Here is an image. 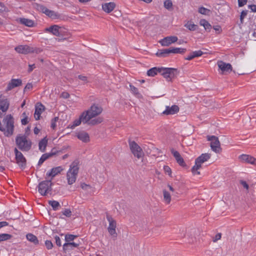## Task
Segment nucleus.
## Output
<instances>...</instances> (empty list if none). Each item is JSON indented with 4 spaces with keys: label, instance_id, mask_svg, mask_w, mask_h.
Here are the masks:
<instances>
[{
    "label": "nucleus",
    "instance_id": "nucleus-1",
    "mask_svg": "<svg viewBox=\"0 0 256 256\" xmlns=\"http://www.w3.org/2000/svg\"><path fill=\"white\" fill-rule=\"evenodd\" d=\"M86 116V114H84L83 112L80 116L79 118L74 121L71 128H73L76 126H79L82 122L84 124H88L94 126L101 123L103 120V118H102L99 117L91 120L90 122H89Z\"/></svg>",
    "mask_w": 256,
    "mask_h": 256
},
{
    "label": "nucleus",
    "instance_id": "nucleus-2",
    "mask_svg": "<svg viewBox=\"0 0 256 256\" xmlns=\"http://www.w3.org/2000/svg\"><path fill=\"white\" fill-rule=\"evenodd\" d=\"M6 128H4V134L6 136H10L13 134L14 130V120L11 114H8L2 120Z\"/></svg>",
    "mask_w": 256,
    "mask_h": 256
},
{
    "label": "nucleus",
    "instance_id": "nucleus-3",
    "mask_svg": "<svg viewBox=\"0 0 256 256\" xmlns=\"http://www.w3.org/2000/svg\"><path fill=\"white\" fill-rule=\"evenodd\" d=\"M16 142L18 148L23 152H28L31 148L32 142L24 135L18 136L16 138Z\"/></svg>",
    "mask_w": 256,
    "mask_h": 256
},
{
    "label": "nucleus",
    "instance_id": "nucleus-4",
    "mask_svg": "<svg viewBox=\"0 0 256 256\" xmlns=\"http://www.w3.org/2000/svg\"><path fill=\"white\" fill-rule=\"evenodd\" d=\"M79 168L78 166V162H74L70 166V168L66 174V178L68 184H72L75 182Z\"/></svg>",
    "mask_w": 256,
    "mask_h": 256
},
{
    "label": "nucleus",
    "instance_id": "nucleus-5",
    "mask_svg": "<svg viewBox=\"0 0 256 256\" xmlns=\"http://www.w3.org/2000/svg\"><path fill=\"white\" fill-rule=\"evenodd\" d=\"M211 155L208 153L202 154L197 158L195 160V165L192 168V172L194 174H200V172L198 171L202 167V164L208 160L210 158Z\"/></svg>",
    "mask_w": 256,
    "mask_h": 256
},
{
    "label": "nucleus",
    "instance_id": "nucleus-6",
    "mask_svg": "<svg viewBox=\"0 0 256 256\" xmlns=\"http://www.w3.org/2000/svg\"><path fill=\"white\" fill-rule=\"evenodd\" d=\"M102 112V108L98 104H93L90 108L84 112V114H86L87 119L89 122L92 120V118L100 115Z\"/></svg>",
    "mask_w": 256,
    "mask_h": 256
},
{
    "label": "nucleus",
    "instance_id": "nucleus-7",
    "mask_svg": "<svg viewBox=\"0 0 256 256\" xmlns=\"http://www.w3.org/2000/svg\"><path fill=\"white\" fill-rule=\"evenodd\" d=\"M178 74L177 69L171 68L162 67L160 74L163 76L168 82H172Z\"/></svg>",
    "mask_w": 256,
    "mask_h": 256
},
{
    "label": "nucleus",
    "instance_id": "nucleus-8",
    "mask_svg": "<svg viewBox=\"0 0 256 256\" xmlns=\"http://www.w3.org/2000/svg\"><path fill=\"white\" fill-rule=\"evenodd\" d=\"M52 183L51 180L41 182L38 186V191L42 196H46L52 190Z\"/></svg>",
    "mask_w": 256,
    "mask_h": 256
},
{
    "label": "nucleus",
    "instance_id": "nucleus-9",
    "mask_svg": "<svg viewBox=\"0 0 256 256\" xmlns=\"http://www.w3.org/2000/svg\"><path fill=\"white\" fill-rule=\"evenodd\" d=\"M129 146L130 150L134 156L138 158L143 156L144 152L142 148L134 141H130Z\"/></svg>",
    "mask_w": 256,
    "mask_h": 256
},
{
    "label": "nucleus",
    "instance_id": "nucleus-10",
    "mask_svg": "<svg viewBox=\"0 0 256 256\" xmlns=\"http://www.w3.org/2000/svg\"><path fill=\"white\" fill-rule=\"evenodd\" d=\"M207 138L208 141L211 142L210 146L212 150L216 153H220L222 148L218 138L214 136H208Z\"/></svg>",
    "mask_w": 256,
    "mask_h": 256
},
{
    "label": "nucleus",
    "instance_id": "nucleus-11",
    "mask_svg": "<svg viewBox=\"0 0 256 256\" xmlns=\"http://www.w3.org/2000/svg\"><path fill=\"white\" fill-rule=\"evenodd\" d=\"M106 219L109 222V226L108 230L110 234L114 237L116 238L117 234L116 232V222L112 216L108 214H106Z\"/></svg>",
    "mask_w": 256,
    "mask_h": 256
},
{
    "label": "nucleus",
    "instance_id": "nucleus-12",
    "mask_svg": "<svg viewBox=\"0 0 256 256\" xmlns=\"http://www.w3.org/2000/svg\"><path fill=\"white\" fill-rule=\"evenodd\" d=\"M38 8L40 11L46 14L52 19H58L60 17V14L58 12L48 9L43 5L39 4L38 6Z\"/></svg>",
    "mask_w": 256,
    "mask_h": 256
},
{
    "label": "nucleus",
    "instance_id": "nucleus-13",
    "mask_svg": "<svg viewBox=\"0 0 256 256\" xmlns=\"http://www.w3.org/2000/svg\"><path fill=\"white\" fill-rule=\"evenodd\" d=\"M16 160V163L21 168H24L26 166V159L22 154V153L18 151L16 148L14 150Z\"/></svg>",
    "mask_w": 256,
    "mask_h": 256
},
{
    "label": "nucleus",
    "instance_id": "nucleus-14",
    "mask_svg": "<svg viewBox=\"0 0 256 256\" xmlns=\"http://www.w3.org/2000/svg\"><path fill=\"white\" fill-rule=\"evenodd\" d=\"M217 64L220 70L222 71V74L230 73L232 70V65L229 63H226L222 60H218Z\"/></svg>",
    "mask_w": 256,
    "mask_h": 256
},
{
    "label": "nucleus",
    "instance_id": "nucleus-15",
    "mask_svg": "<svg viewBox=\"0 0 256 256\" xmlns=\"http://www.w3.org/2000/svg\"><path fill=\"white\" fill-rule=\"evenodd\" d=\"M10 106L8 100L4 96L0 95V110L4 112H6Z\"/></svg>",
    "mask_w": 256,
    "mask_h": 256
},
{
    "label": "nucleus",
    "instance_id": "nucleus-16",
    "mask_svg": "<svg viewBox=\"0 0 256 256\" xmlns=\"http://www.w3.org/2000/svg\"><path fill=\"white\" fill-rule=\"evenodd\" d=\"M22 84V80L20 79L12 78L8 84L6 92H8L16 87L19 86Z\"/></svg>",
    "mask_w": 256,
    "mask_h": 256
},
{
    "label": "nucleus",
    "instance_id": "nucleus-17",
    "mask_svg": "<svg viewBox=\"0 0 256 256\" xmlns=\"http://www.w3.org/2000/svg\"><path fill=\"white\" fill-rule=\"evenodd\" d=\"M178 38L176 36H167L162 39L160 42L162 46H168L170 44L176 42Z\"/></svg>",
    "mask_w": 256,
    "mask_h": 256
},
{
    "label": "nucleus",
    "instance_id": "nucleus-18",
    "mask_svg": "<svg viewBox=\"0 0 256 256\" xmlns=\"http://www.w3.org/2000/svg\"><path fill=\"white\" fill-rule=\"evenodd\" d=\"M240 160L243 162L256 166V158L248 154H242L239 156Z\"/></svg>",
    "mask_w": 256,
    "mask_h": 256
},
{
    "label": "nucleus",
    "instance_id": "nucleus-19",
    "mask_svg": "<svg viewBox=\"0 0 256 256\" xmlns=\"http://www.w3.org/2000/svg\"><path fill=\"white\" fill-rule=\"evenodd\" d=\"M178 106L176 105H172V106H166L162 114L165 115H172L178 113Z\"/></svg>",
    "mask_w": 256,
    "mask_h": 256
},
{
    "label": "nucleus",
    "instance_id": "nucleus-20",
    "mask_svg": "<svg viewBox=\"0 0 256 256\" xmlns=\"http://www.w3.org/2000/svg\"><path fill=\"white\" fill-rule=\"evenodd\" d=\"M44 110V106L42 104H37L35 108V112L34 114V118L36 120L40 118V114Z\"/></svg>",
    "mask_w": 256,
    "mask_h": 256
},
{
    "label": "nucleus",
    "instance_id": "nucleus-21",
    "mask_svg": "<svg viewBox=\"0 0 256 256\" xmlns=\"http://www.w3.org/2000/svg\"><path fill=\"white\" fill-rule=\"evenodd\" d=\"M171 152L172 154L174 156V157L176 162L182 166H186L185 162L183 158L181 156L180 153L176 150H174V149L171 150Z\"/></svg>",
    "mask_w": 256,
    "mask_h": 256
},
{
    "label": "nucleus",
    "instance_id": "nucleus-22",
    "mask_svg": "<svg viewBox=\"0 0 256 256\" xmlns=\"http://www.w3.org/2000/svg\"><path fill=\"white\" fill-rule=\"evenodd\" d=\"M14 49L16 52L20 54H26L32 52L30 48L26 45L18 46L16 47Z\"/></svg>",
    "mask_w": 256,
    "mask_h": 256
},
{
    "label": "nucleus",
    "instance_id": "nucleus-23",
    "mask_svg": "<svg viewBox=\"0 0 256 256\" xmlns=\"http://www.w3.org/2000/svg\"><path fill=\"white\" fill-rule=\"evenodd\" d=\"M78 138L84 142H88L90 141L88 134L84 131L78 132L76 133Z\"/></svg>",
    "mask_w": 256,
    "mask_h": 256
},
{
    "label": "nucleus",
    "instance_id": "nucleus-24",
    "mask_svg": "<svg viewBox=\"0 0 256 256\" xmlns=\"http://www.w3.org/2000/svg\"><path fill=\"white\" fill-rule=\"evenodd\" d=\"M78 243L74 242H66L63 245V250L64 252L67 251L71 250L75 248H77L79 246Z\"/></svg>",
    "mask_w": 256,
    "mask_h": 256
},
{
    "label": "nucleus",
    "instance_id": "nucleus-25",
    "mask_svg": "<svg viewBox=\"0 0 256 256\" xmlns=\"http://www.w3.org/2000/svg\"><path fill=\"white\" fill-rule=\"evenodd\" d=\"M115 7L116 4L112 2L105 3L102 5V10L107 13L112 12Z\"/></svg>",
    "mask_w": 256,
    "mask_h": 256
},
{
    "label": "nucleus",
    "instance_id": "nucleus-26",
    "mask_svg": "<svg viewBox=\"0 0 256 256\" xmlns=\"http://www.w3.org/2000/svg\"><path fill=\"white\" fill-rule=\"evenodd\" d=\"M63 168L61 166L54 168L51 170L50 172L46 173V176L53 178L58 174H60Z\"/></svg>",
    "mask_w": 256,
    "mask_h": 256
},
{
    "label": "nucleus",
    "instance_id": "nucleus-27",
    "mask_svg": "<svg viewBox=\"0 0 256 256\" xmlns=\"http://www.w3.org/2000/svg\"><path fill=\"white\" fill-rule=\"evenodd\" d=\"M18 22L20 24L28 27H32L34 25V22L32 20L26 18H20Z\"/></svg>",
    "mask_w": 256,
    "mask_h": 256
},
{
    "label": "nucleus",
    "instance_id": "nucleus-28",
    "mask_svg": "<svg viewBox=\"0 0 256 256\" xmlns=\"http://www.w3.org/2000/svg\"><path fill=\"white\" fill-rule=\"evenodd\" d=\"M56 154V152H53L52 151L50 153H46L43 154L39 160L38 165L40 166L45 160L52 157V156L55 155Z\"/></svg>",
    "mask_w": 256,
    "mask_h": 256
},
{
    "label": "nucleus",
    "instance_id": "nucleus-29",
    "mask_svg": "<svg viewBox=\"0 0 256 256\" xmlns=\"http://www.w3.org/2000/svg\"><path fill=\"white\" fill-rule=\"evenodd\" d=\"M64 32L62 30V28L58 26V25H54V28L52 32V34L56 36H61L64 34Z\"/></svg>",
    "mask_w": 256,
    "mask_h": 256
},
{
    "label": "nucleus",
    "instance_id": "nucleus-30",
    "mask_svg": "<svg viewBox=\"0 0 256 256\" xmlns=\"http://www.w3.org/2000/svg\"><path fill=\"white\" fill-rule=\"evenodd\" d=\"M162 67H154L147 71V75L149 76H154L158 73L160 74Z\"/></svg>",
    "mask_w": 256,
    "mask_h": 256
},
{
    "label": "nucleus",
    "instance_id": "nucleus-31",
    "mask_svg": "<svg viewBox=\"0 0 256 256\" xmlns=\"http://www.w3.org/2000/svg\"><path fill=\"white\" fill-rule=\"evenodd\" d=\"M48 144V139L46 138H44L41 140L40 141L38 144V148L39 150L42 152H44L46 150V147Z\"/></svg>",
    "mask_w": 256,
    "mask_h": 256
},
{
    "label": "nucleus",
    "instance_id": "nucleus-32",
    "mask_svg": "<svg viewBox=\"0 0 256 256\" xmlns=\"http://www.w3.org/2000/svg\"><path fill=\"white\" fill-rule=\"evenodd\" d=\"M26 239L34 244L37 245L38 244V240L37 237L32 234H28L26 235Z\"/></svg>",
    "mask_w": 256,
    "mask_h": 256
},
{
    "label": "nucleus",
    "instance_id": "nucleus-33",
    "mask_svg": "<svg viewBox=\"0 0 256 256\" xmlns=\"http://www.w3.org/2000/svg\"><path fill=\"white\" fill-rule=\"evenodd\" d=\"M170 53V48H169L168 49H163V50H158L156 52V55L159 57H165L168 54H169Z\"/></svg>",
    "mask_w": 256,
    "mask_h": 256
},
{
    "label": "nucleus",
    "instance_id": "nucleus-34",
    "mask_svg": "<svg viewBox=\"0 0 256 256\" xmlns=\"http://www.w3.org/2000/svg\"><path fill=\"white\" fill-rule=\"evenodd\" d=\"M200 24L201 26H202L206 30L210 31V30L211 29V25L207 20H206L204 19L200 20Z\"/></svg>",
    "mask_w": 256,
    "mask_h": 256
},
{
    "label": "nucleus",
    "instance_id": "nucleus-35",
    "mask_svg": "<svg viewBox=\"0 0 256 256\" xmlns=\"http://www.w3.org/2000/svg\"><path fill=\"white\" fill-rule=\"evenodd\" d=\"M170 53L173 54H184L186 50L183 48H170Z\"/></svg>",
    "mask_w": 256,
    "mask_h": 256
},
{
    "label": "nucleus",
    "instance_id": "nucleus-36",
    "mask_svg": "<svg viewBox=\"0 0 256 256\" xmlns=\"http://www.w3.org/2000/svg\"><path fill=\"white\" fill-rule=\"evenodd\" d=\"M164 199L165 202L169 204L171 201V196L170 193L166 190H163Z\"/></svg>",
    "mask_w": 256,
    "mask_h": 256
},
{
    "label": "nucleus",
    "instance_id": "nucleus-37",
    "mask_svg": "<svg viewBox=\"0 0 256 256\" xmlns=\"http://www.w3.org/2000/svg\"><path fill=\"white\" fill-rule=\"evenodd\" d=\"M48 204L54 210H56L60 206V203L56 200H49Z\"/></svg>",
    "mask_w": 256,
    "mask_h": 256
},
{
    "label": "nucleus",
    "instance_id": "nucleus-38",
    "mask_svg": "<svg viewBox=\"0 0 256 256\" xmlns=\"http://www.w3.org/2000/svg\"><path fill=\"white\" fill-rule=\"evenodd\" d=\"M131 92L138 98H140L142 95L138 92V89L134 86L130 85Z\"/></svg>",
    "mask_w": 256,
    "mask_h": 256
},
{
    "label": "nucleus",
    "instance_id": "nucleus-39",
    "mask_svg": "<svg viewBox=\"0 0 256 256\" xmlns=\"http://www.w3.org/2000/svg\"><path fill=\"white\" fill-rule=\"evenodd\" d=\"M184 26L191 31H194L198 28L197 25L192 24L191 22H188Z\"/></svg>",
    "mask_w": 256,
    "mask_h": 256
},
{
    "label": "nucleus",
    "instance_id": "nucleus-40",
    "mask_svg": "<svg viewBox=\"0 0 256 256\" xmlns=\"http://www.w3.org/2000/svg\"><path fill=\"white\" fill-rule=\"evenodd\" d=\"M12 236L7 234H0V242L2 241L7 240L12 238Z\"/></svg>",
    "mask_w": 256,
    "mask_h": 256
},
{
    "label": "nucleus",
    "instance_id": "nucleus-41",
    "mask_svg": "<svg viewBox=\"0 0 256 256\" xmlns=\"http://www.w3.org/2000/svg\"><path fill=\"white\" fill-rule=\"evenodd\" d=\"M77 237L76 235L73 234H66L65 236V240L67 242H70L71 241H72L74 240L75 238Z\"/></svg>",
    "mask_w": 256,
    "mask_h": 256
},
{
    "label": "nucleus",
    "instance_id": "nucleus-42",
    "mask_svg": "<svg viewBox=\"0 0 256 256\" xmlns=\"http://www.w3.org/2000/svg\"><path fill=\"white\" fill-rule=\"evenodd\" d=\"M172 6V3L170 0H166L164 2V6L167 10H170Z\"/></svg>",
    "mask_w": 256,
    "mask_h": 256
},
{
    "label": "nucleus",
    "instance_id": "nucleus-43",
    "mask_svg": "<svg viewBox=\"0 0 256 256\" xmlns=\"http://www.w3.org/2000/svg\"><path fill=\"white\" fill-rule=\"evenodd\" d=\"M198 12L202 14H208V13L210 12V10L204 8L200 7L198 9Z\"/></svg>",
    "mask_w": 256,
    "mask_h": 256
},
{
    "label": "nucleus",
    "instance_id": "nucleus-44",
    "mask_svg": "<svg viewBox=\"0 0 256 256\" xmlns=\"http://www.w3.org/2000/svg\"><path fill=\"white\" fill-rule=\"evenodd\" d=\"M22 115L24 116V118L22 119L21 122L22 125H26L28 122V117L26 116V114L25 112H24L22 114Z\"/></svg>",
    "mask_w": 256,
    "mask_h": 256
},
{
    "label": "nucleus",
    "instance_id": "nucleus-45",
    "mask_svg": "<svg viewBox=\"0 0 256 256\" xmlns=\"http://www.w3.org/2000/svg\"><path fill=\"white\" fill-rule=\"evenodd\" d=\"M45 245L48 250H51L53 247V244L50 240H46L45 242Z\"/></svg>",
    "mask_w": 256,
    "mask_h": 256
},
{
    "label": "nucleus",
    "instance_id": "nucleus-46",
    "mask_svg": "<svg viewBox=\"0 0 256 256\" xmlns=\"http://www.w3.org/2000/svg\"><path fill=\"white\" fill-rule=\"evenodd\" d=\"M194 58L200 56L204 54V52L202 50H198L192 52Z\"/></svg>",
    "mask_w": 256,
    "mask_h": 256
},
{
    "label": "nucleus",
    "instance_id": "nucleus-47",
    "mask_svg": "<svg viewBox=\"0 0 256 256\" xmlns=\"http://www.w3.org/2000/svg\"><path fill=\"white\" fill-rule=\"evenodd\" d=\"M62 214L67 217H70L72 215V212L70 209H65L64 212H62Z\"/></svg>",
    "mask_w": 256,
    "mask_h": 256
},
{
    "label": "nucleus",
    "instance_id": "nucleus-48",
    "mask_svg": "<svg viewBox=\"0 0 256 256\" xmlns=\"http://www.w3.org/2000/svg\"><path fill=\"white\" fill-rule=\"evenodd\" d=\"M164 170L166 173H168L169 176L171 175L172 174V170L170 168L167 166H165L164 167Z\"/></svg>",
    "mask_w": 256,
    "mask_h": 256
},
{
    "label": "nucleus",
    "instance_id": "nucleus-49",
    "mask_svg": "<svg viewBox=\"0 0 256 256\" xmlns=\"http://www.w3.org/2000/svg\"><path fill=\"white\" fill-rule=\"evenodd\" d=\"M80 186H81L82 188L84 190H88V188H91L90 186L87 184L85 183L81 184Z\"/></svg>",
    "mask_w": 256,
    "mask_h": 256
},
{
    "label": "nucleus",
    "instance_id": "nucleus-50",
    "mask_svg": "<svg viewBox=\"0 0 256 256\" xmlns=\"http://www.w3.org/2000/svg\"><path fill=\"white\" fill-rule=\"evenodd\" d=\"M221 237H222V234L220 233H218L217 234L214 238H213V240L212 241L214 242H217L218 240H220L221 238Z\"/></svg>",
    "mask_w": 256,
    "mask_h": 256
},
{
    "label": "nucleus",
    "instance_id": "nucleus-51",
    "mask_svg": "<svg viewBox=\"0 0 256 256\" xmlns=\"http://www.w3.org/2000/svg\"><path fill=\"white\" fill-rule=\"evenodd\" d=\"M247 15V12L242 10L241 12L240 16V19L241 22H242L243 19Z\"/></svg>",
    "mask_w": 256,
    "mask_h": 256
},
{
    "label": "nucleus",
    "instance_id": "nucleus-52",
    "mask_svg": "<svg viewBox=\"0 0 256 256\" xmlns=\"http://www.w3.org/2000/svg\"><path fill=\"white\" fill-rule=\"evenodd\" d=\"M54 238L56 240V245L58 246H61L62 244H61V241H60V237L58 236H56L54 237Z\"/></svg>",
    "mask_w": 256,
    "mask_h": 256
},
{
    "label": "nucleus",
    "instance_id": "nucleus-53",
    "mask_svg": "<svg viewBox=\"0 0 256 256\" xmlns=\"http://www.w3.org/2000/svg\"><path fill=\"white\" fill-rule=\"evenodd\" d=\"M247 0H238V4L240 7H242L246 4Z\"/></svg>",
    "mask_w": 256,
    "mask_h": 256
},
{
    "label": "nucleus",
    "instance_id": "nucleus-54",
    "mask_svg": "<svg viewBox=\"0 0 256 256\" xmlns=\"http://www.w3.org/2000/svg\"><path fill=\"white\" fill-rule=\"evenodd\" d=\"M7 10V8L5 6L4 4L0 2V12H3Z\"/></svg>",
    "mask_w": 256,
    "mask_h": 256
},
{
    "label": "nucleus",
    "instance_id": "nucleus-55",
    "mask_svg": "<svg viewBox=\"0 0 256 256\" xmlns=\"http://www.w3.org/2000/svg\"><path fill=\"white\" fill-rule=\"evenodd\" d=\"M54 28V25L50 26L49 28H45L44 31L46 32H50V33H52L53 30Z\"/></svg>",
    "mask_w": 256,
    "mask_h": 256
},
{
    "label": "nucleus",
    "instance_id": "nucleus-56",
    "mask_svg": "<svg viewBox=\"0 0 256 256\" xmlns=\"http://www.w3.org/2000/svg\"><path fill=\"white\" fill-rule=\"evenodd\" d=\"M32 88V84L31 83H28L26 86L24 90H30Z\"/></svg>",
    "mask_w": 256,
    "mask_h": 256
},
{
    "label": "nucleus",
    "instance_id": "nucleus-57",
    "mask_svg": "<svg viewBox=\"0 0 256 256\" xmlns=\"http://www.w3.org/2000/svg\"><path fill=\"white\" fill-rule=\"evenodd\" d=\"M240 184L245 188H246V190L248 189L249 186L248 184L246 182L242 180L240 181Z\"/></svg>",
    "mask_w": 256,
    "mask_h": 256
},
{
    "label": "nucleus",
    "instance_id": "nucleus-58",
    "mask_svg": "<svg viewBox=\"0 0 256 256\" xmlns=\"http://www.w3.org/2000/svg\"><path fill=\"white\" fill-rule=\"evenodd\" d=\"M28 72L30 73L32 71V70L36 68L35 64H29L28 65Z\"/></svg>",
    "mask_w": 256,
    "mask_h": 256
},
{
    "label": "nucleus",
    "instance_id": "nucleus-59",
    "mask_svg": "<svg viewBox=\"0 0 256 256\" xmlns=\"http://www.w3.org/2000/svg\"><path fill=\"white\" fill-rule=\"evenodd\" d=\"M62 97L64 98H68L70 97V94L67 92H63L62 94Z\"/></svg>",
    "mask_w": 256,
    "mask_h": 256
},
{
    "label": "nucleus",
    "instance_id": "nucleus-60",
    "mask_svg": "<svg viewBox=\"0 0 256 256\" xmlns=\"http://www.w3.org/2000/svg\"><path fill=\"white\" fill-rule=\"evenodd\" d=\"M214 29L218 33H220L222 31V29L220 26H216L214 27Z\"/></svg>",
    "mask_w": 256,
    "mask_h": 256
},
{
    "label": "nucleus",
    "instance_id": "nucleus-61",
    "mask_svg": "<svg viewBox=\"0 0 256 256\" xmlns=\"http://www.w3.org/2000/svg\"><path fill=\"white\" fill-rule=\"evenodd\" d=\"M8 224V222L5 221L3 222H0V228L4 227L7 226Z\"/></svg>",
    "mask_w": 256,
    "mask_h": 256
},
{
    "label": "nucleus",
    "instance_id": "nucleus-62",
    "mask_svg": "<svg viewBox=\"0 0 256 256\" xmlns=\"http://www.w3.org/2000/svg\"><path fill=\"white\" fill-rule=\"evenodd\" d=\"M194 58V57L193 54L192 52L190 55L188 56L187 57H186L185 58V59L186 60H192Z\"/></svg>",
    "mask_w": 256,
    "mask_h": 256
},
{
    "label": "nucleus",
    "instance_id": "nucleus-63",
    "mask_svg": "<svg viewBox=\"0 0 256 256\" xmlns=\"http://www.w3.org/2000/svg\"><path fill=\"white\" fill-rule=\"evenodd\" d=\"M78 78L80 80L84 82H86L87 80V78L86 76H82V75H79L78 76Z\"/></svg>",
    "mask_w": 256,
    "mask_h": 256
},
{
    "label": "nucleus",
    "instance_id": "nucleus-64",
    "mask_svg": "<svg viewBox=\"0 0 256 256\" xmlns=\"http://www.w3.org/2000/svg\"><path fill=\"white\" fill-rule=\"evenodd\" d=\"M249 7L250 8V10L253 12H256V5L255 4H252L249 6Z\"/></svg>",
    "mask_w": 256,
    "mask_h": 256
}]
</instances>
